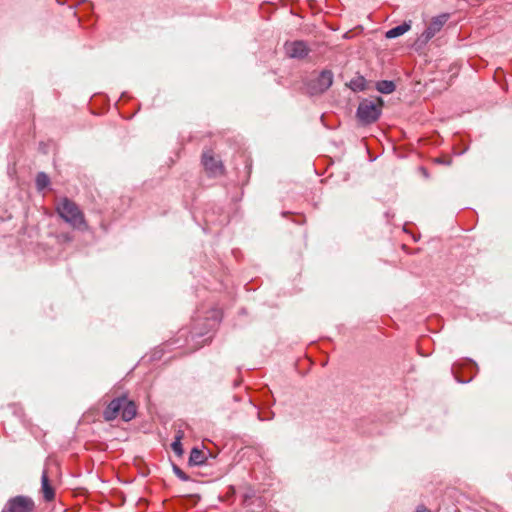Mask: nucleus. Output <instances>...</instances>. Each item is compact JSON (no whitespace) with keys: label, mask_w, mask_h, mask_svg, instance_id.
I'll return each instance as SVG.
<instances>
[{"label":"nucleus","mask_w":512,"mask_h":512,"mask_svg":"<svg viewBox=\"0 0 512 512\" xmlns=\"http://www.w3.org/2000/svg\"><path fill=\"white\" fill-rule=\"evenodd\" d=\"M284 49L288 57L297 59L305 58L310 52L307 43L302 40L286 42Z\"/></svg>","instance_id":"7"},{"label":"nucleus","mask_w":512,"mask_h":512,"mask_svg":"<svg viewBox=\"0 0 512 512\" xmlns=\"http://www.w3.org/2000/svg\"><path fill=\"white\" fill-rule=\"evenodd\" d=\"M376 89L383 94H391L395 91L396 85L393 81L382 80L377 82Z\"/></svg>","instance_id":"13"},{"label":"nucleus","mask_w":512,"mask_h":512,"mask_svg":"<svg viewBox=\"0 0 512 512\" xmlns=\"http://www.w3.org/2000/svg\"><path fill=\"white\" fill-rule=\"evenodd\" d=\"M410 28H411V21H405L401 25L388 30L385 34V37L388 39L399 37V36L403 35L404 33H406L407 31H409Z\"/></svg>","instance_id":"11"},{"label":"nucleus","mask_w":512,"mask_h":512,"mask_svg":"<svg viewBox=\"0 0 512 512\" xmlns=\"http://www.w3.org/2000/svg\"><path fill=\"white\" fill-rule=\"evenodd\" d=\"M333 83V73L330 70H323L315 79L307 84L308 92L311 95L322 94L327 91Z\"/></svg>","instance_id":"5"},{"label":"nucleus","mask_w":512,"mask_h":512,"mask_svg":"<svg viewBox=\"0 0 512 512\" xmlns=\"http://www.w3.org/2000/svg\"><path fill=\"white\" fill-rule=\"evenodd\" d=\"M416 512H431L428 508L425 506H418L416 509Z\"/></svg>","instance_id":"18"},{"label":"nucleus","mask_w":512,"mask_h":512,"mask_svg":"<svg viewBox=\"0 0 512 512\" xmlns=\"http://www.w3.org/2000/svg\"><path fill=\"white\" fill-rule=\"evenodd\" d=\"M136 405L126 396L113 399L103 412L106 421H112L121 416L124 421H130L136 416Z\"/></svg>","instance_id":"2"},{"label":"nucleus","mask_w":512,"mask_h":512,"mask_svg":"<svg viewBox=\"0 0 512 512\" xmlns=\"http://www.w3.org/2000/svg\"><path fill=\"white\" fill-rule=\"evenodd\" d=\"M173 471L181 480L187 481L189 477L176 465L173 466Z\"/></svg>","instance_id":"16"},{"label":"nucleus","mask_w":512,"mask_h":512,"mask_svg":"<svg viewBox=\"0 0 512 512\" xmlns=\"http://www.w3.org/2000/svg\"><path fill=\"white\" fill-rule=\"evenodd\" d=\"M355 88L354 89H358V90H364L365 89V85H364V78H360L359 79V83L358 81H355L353 82Z\"/></svg>","instance_id":"17"},{"label":"nucleus","mask_w":512,"mask_h":512,"mask_svg":"<svg viewBox=\"0 0 512 512\" xmlns=\"http://www.w3.org/2000/svg\"><path fill=\"white\" fill-rule=\"evenodd\" d=\"M206 461V455L205 453L197 448H193L190 457H189V464L193 466H199L204 464Z\"/></svg>","instance_id":"12"},{"label":"nucleus","mask_w":512,"mask_h":512,"mask_svg":"<svg viewBox=\"0 0 512 512\" xmlns=\"http://www.w3.org/2000/svg\"><path fill=\"white\" fill-rule=\"evenodd\" d=\"M41 492L46 501H52L55 498V490L50 484L47 471H43L41 476Z\"/></svg>","instance_id":"10"},{"label":"nucleus","mask_w":512,"mask_h":512,"mask_svg":"<svg viewBox=\"0 0 512 512\" xmlns=\"http://www.w3.org/2000/svg\"><path fill=\"white\" fill-rule=\"evenodd\" d=\"M56 210L59 216L69 223L73 228L79 230H86L87 224L84 219V214L79 207L71 200L66 197H62L58 200Z\"/></svg>","instance_id":"1"},{"label":"nucleus","mask_w":512,"mask_h":512,"mask_svg":"<svg viewBox=\"0 0 512 512\" xmlns=\"http://www.w3.org/2000/svg\"><path fill=\"white\" fill-rule=\"evenodd\" d=\"M233 160H234V169L237 172V174L241 173L240 168L238 167V164L240 163L244 166V169L242 172L243 179H248L250 176V173H251V169H252L251 158L243 152H237L234 155Z\"/></svg>","instance_id":"9"},{"label":"nucleus","mask_w":512,"mask_h":512,"mask_svg":"<svg viewBox=\"0 0 512 512\" xmlns=\"http://www.w3.org/2000/svg\"><path fill=\"white\" fill-rule=\"evenodd\" d=\"M382 107V98H377L376 100L364 99L358 106L356 116L363 125L374 123L380 117Z\"/></svg>","instance_id":"3"},{"label":"nucleus","mask_w":512,"mask_h":512,"mask_svg":"<svg viewBox=\"0 0 512 512\" xmlns=\"http://www.w3.org/2000/svg\"><path fill=\"white\" fill-rule=\"evenodd\" d=\"M201 164L205 174L210 178H219L226 175V167L223 161L212 149L203 151Z\"/></svg>","instance_id":"4"},{"label":"nucleus","mask_w":512,"mask_h":512,"mask_svg":"<svg viewBox=\"0 0 512 512\" xmlns=\"http://www.w3.org/2000/svg\"><path fill=\"white\" fill-rule=\"evenodd\" d=\"M33 509L34 502L26 496H16L7 503L8 512H32Z\"/></svg>","instance_id":"8"},{"label":"nucleus","mask_w":512,"mask_h":512,"mask_svg":"<svg viewBox=\"0 0 512 512\" xmlns=\"http://www.w3.org/2000/svg\"><path fill=\"white\" fill-rule=\"evenodd\" d=\"M36 188L41 191L46 189L50 184V178L44 172H39L35 179Z\"/></svg>","instance_id":"14"},{"label":"nucleus","mask_w":512,"mask_h":512,"mask_svg":"<svg viewBox=\"0 0 512 512\" xmlns=\"http://www.w3.org/2000/svg\"><path fill=\"white\" fill-rule=\"evenodd\" d=\"M181 439H182V432L178 431L177 435L175 436V441L171 444L172 450L178 456H181L183 454Z\"/></svg>","instance_id":"15"},{"label":"nucleus","mask_w":512,"mask_h":512,"mask_svg":"<svg viewBox=\"0 0 512 512\" xmlns=\"http://www.w3.org/2000/svg\"><path fill=\"white\" fill-rule=\"evenodd\" d=\"M449 19V14L444 13L441 15H438L436 17H433L429 24L427 25V28L425 31L421 34L419 37V40L422 43H427L430 41L437 33L441 31L445 23Z\"/></svg>","instance_id":"6"}]
</instances>
